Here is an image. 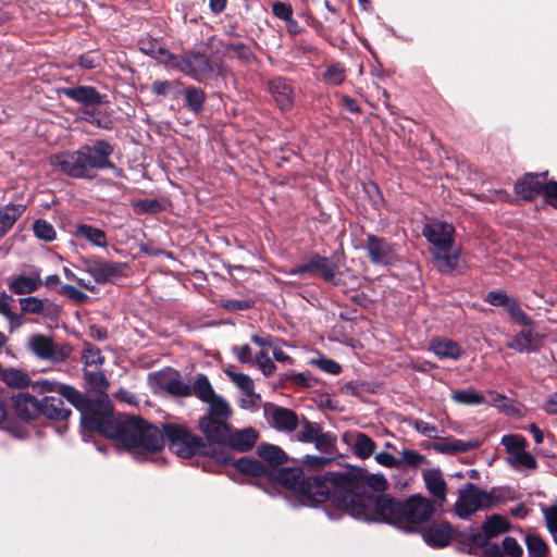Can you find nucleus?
<instances>
[{"label": "nucleus", "mask_w": 557, "mask_h": 557, "mask_svg": "<svg viewBox=\"0 0 557 557\" xmlns=\"http://www.w3.org/2000/svg\"><path fill=\"white\" fill-rule=\"evenodd\" d=\"M253 363L258 364L259 369L265 376H270L276 370V366L263 350L256 355Z\"/></svg>", "instance_id": "obj_63"}, {"label": "nucleus", "mask_w": 557, "mask_h": 557, "mask_svg": "<svg viewBox=\"0 0 557 557\" xmlns=\"http://www.w3.org/2000/svg\"><path fill=\"white\" fill-rule=\"evenodd\" d=\"M135 210L138 213H159L163 206L158 199H139L135 203Z\"/></svg>", "instance_id": "obj_61"}, {"label": "nucleus", "mask_w": 557, "mask_h": 557, "mask_svg": "<svg viewBox=\"0 0 557 557\" xmlns=\"http://www.w3.org/2000/svg\"><path fill=\"white\" fill-rule=\"evenodd\" d=\"M337 270L336 262L327 257L311 253L289 271L293 275H314L322 278H334Z\"/></svg>", "instance_id": "obj_11"}, {"label": "nucleus", "mask_w": 557, "mask_h": 557, "mask_svg": "<svg viewBox=\"0 0 557 557\" xmlns=\"http://www.w3.org/2000/svg\"><path fill=\"white\" fill-rule=\"evenodd\" d=\"M546 527L552 534L554 541L557 543V503L555 505L542 509Z\"/></svg>", "instance_id": "obj_58"}, {"label": "nucleus", "mask_w": 557, "mask_h": 557, "mask_svg": "<svg viewBox=\"0 0 557 557\" xmlns=\"http://www.w3.org/2000/svg\"><path fill=\"white\" fill-rule=\"evenodd\" d=\"M430 350L440 359L457 360L462 354L461 347L450 339H434L430 343Z\"/></svg>", "instance_id": "obj_33"}, {"label": "nucleus", "mask_w": 557, "mask_h": 557, "mask_svg": "<svg viewBox=\"0 0 557 557\" xmlns=\"http://www.w3.org/2000/svg\"><path fill=\"white\" fill-rule=\"evenodd\" d=\"M502 444L510 457H513L525 449L528 442L521 435L507 434L502 437Z\"/></svg>", "instance_id": "obj_46"}, {"label": "nucleus", "mask_w": 557, "mask_h": 557, "mask_svg": "<svg viewBox=\"0 0 557 557\" xmlns=\"http://www.w3.org/2000/svg\"><path fill=\"white\" fill-rule=\"evenodd\" d=\"M304 473L298 468L275 469L273 478H270V480H276L278 483L290 490L299 488L304 483Z\"/></svg>", "instance_id": "obj_34"}, {"label": "nucleus", "mask_w": 557, "mask_h": 557, "mask_svg": "<svg viewBox=\"0 0 557 557\" xmlns=\"http://www.w3.org/2000/svg\"><path fill=\"white\" fill-rule=\"evenodd\" d=\"M268 417L270 425L278 431L292 432L299 424L298 416L292 409L284 407H272Z\"/></svg>", "instance_id": "obj_19"}, {"label": "nucleus", "mask_w": 557, "mask_h": 557, "mask_svg": "<svg viewBox=\"0 0 557 557\" xmlns=\"http://www.w3.org/2000/svg\"><path fill=\"white\" fill-rule=\"evenodd\" d=\"M508 462L513 467H521L525 469L534 470L537 468V461L535 457L529 451H520L513 457L508 458Z\"/></svg>", "instance_id": "obj_52"}, {"label": "nucleus", "mask_w": 557, "mask_h": 557, "mask_svg": "<svg viewBox=\"0 0 557 557\" xmlns=\"http://www.w3.org/2000/svg\"><path fill=\"white\" fill-rule=\"evenodd\" d=\"M84 376L89 388L97 394V398L108 397L107 389L109 387V382L101 371H98L97 369H85Z\"/></svg>", "instance_id": "obj_37"}, {"label": "nucleus", "mask_w": 557, "mask_h": 557, "mask_svg": "<svg viewBox=\"0 0 557 557\" xmlns=\"http://www.w3.org/2000/svg\"><path fill=\"white\" fill-rule=\"evenodd\" d=\"M423 480L429 493L434 497V505L440 507L446 500L447 483L440 469H428L423 471Z\"/></svg>", "instance_id": "obj_21"}, {"label": "nucleus", "mask_w": 557, "mask_h": 557, "mask_svg": "<svg viewBox=\"0 0 557 557\" xmlns=\"http://www.w3.org/2000/svg\"><path fill=\"white\" fill-rule=\"evenodd\" d=\"M13 409L21 419L33 420L40 413V401L28 393H18L13 396Z\"/></svg>", "instance_id": "obj_23"}, {"label": "nucleus", "mask_w": 557, "mask_h": 557, "mask_svg": "<svg viewBox=\"0 0 557 557\" xmlns=\"http://www.w3.org/2000/svg\"><path fill=\"white\" fill-rule=\"evenodd\" d=\"M60 94L84 106L86 109H94L107 102V96L100 94L94 86L78 85L74 87H63L60 89Z\"/></svg>", "instance_id": "obj_14"}, {"label": "nucleus", "mask_w": 557, "mask_h": 557, "mask_svg": "<svg viewBox=\"0 0 557 557\" xmlns=\"http://www.w3.org/2000/svg\"><path fill=\"white\" fill-rule=\"evenodd\" d=\"M504 309L517 323L521 325H531V319L522 311L519 304L513 298L510 297L504 306Z\"/></svg>", "instance_id": "obj_50"}, {"label": "nucleus", "mask_w": 557, "mask_h": 557, "mask_svg": "<svg viewBox=\"0 0 557 557\" xmlns=\"http://www.w3.org/2000/svg\"><path fill=\"white\" fill-rule=\"evenodd\" d=\"M268 91L281 111H289L295 101V86L292 79L274 76L267 82Z\"/></svg>", "instance_id": "obj_13"}, {"label": "nucleus", "mask_w": 557, "mask_h": 557, "mask_svg": "<svg viewBox=\"0 0 557 557\" xmlns=\"http://www.w3.org/2000/svg\"><path fill=\"white\" fill-rule=\"evenodd\" d=\"M451 398L461 405H481L485 401L484 396L473 388L455 391Z\"/></svg>", "instance_id": "obj_43"}, {"label": "nucleus", "mask_w": 557, "mask_h": 557, "mask_svg": "<svg viewBox=\"0 0 557 557\" xmlns=\"http://www.w3.org/2000/svg\"><path fill=\"white\" fill-rule=\"evenodd\" d=\"M502 500V488H492L487 492L480 488L474 483H467L458 492L454 510L459 518L468 519L476 511L492 508Z\"/></svg>", "instance_id": "obj_7"}, {"label": "nucleus", "mask_w": 557, "mask_h": 557, "mask_svg": "<svg viewBox=\"0 0 557 557\" xmlns=\"http://www.w3.org/2000/svg\"><path fill=\"white\" fill-rule=\"evenodd\" d=\"M139 50L153 59L164 63H172L174 54L169 51L162 38H153L150 35L138 40Z\"/></svg>", "instance_id": "obj_22"}, {"label": "nucleus", "mask_w": 557, "mask_h": 557, "mask_svg": "<svg viewBox=\"0 0 557 557\" xmlns=\"http://www.w3.org/2000/svg\"><path fill=\"white\" fill-rule=\"evenodd\" d=\"M435 513L434 503L421 495H412L401 502L399 529L414 531Z\"/></svg>", "instance_id": "obj_9"}, {"label": "nucleus", "mask_w": 557, "mask_h": 557, "mask_svg": "<svg viewBox=\"0 0 557 557\" xmlns=\"http://www.w3.org/2000/svg\"><path fill=\"white\" fill-rule=\"evenodd\" d=\"M25 210L26 206L22 203H8L0 208V238L8 234Z\"/></svg>", "instance_id": "obj_30"}, {"label": "nucleus", "mask_w": 557, "mask_h": 557, "mask_svg": "<svg viewBox=\"0 0 557 557\" xmlns=\"http://www.w3.org/2000/svg\"><path fill=\"white\" fill-rule=\"evenodd\" d=\"M226 375L228 379L243 392H249L250 389L255 388V384L252 379L240 372H235L231 370H225Z\"/></svg>", "instance_id": "obj_53"}, {"label": "nucleus", "mask_w": 557, "mask_h": 557, "mask_svg": "<svg viewBox=\"0 0 557 557\" xmlns=\"http://www.w3.org/2000/svg\"><path fill=\"white\" fill-rule=\"evenodd\" d=\"M227 419L213 418L211 416H203L199 420V430L205 436L212 442L225 445L230 436L231 426L226 422Z\"/></svg>", "instance_id": "obj_17"}, {"label": "nucleus", "mask_w": 557, "mask_h": 557, "mask_svg": "<svg viewBox=\"0 0 557 557\" xmlns=\"http://www.w3.org/2000/svg\"><path fill=\"white\" fill-rule=\"evenodd\" d=\"M85 271L94 278H111L126 276L124 270L126 264L104 260L101 258H89L85 262Z\"/></svg>", "instance_id": "obj_16"}, {"label": "nucleus", "mask_w": 557, "mask_h": 557, "mask_svg": "<svg viewBox=\"0 0 557 557\" xmlns=\"http://www.w3.org/2000/svg\"><path fill=\"white\" fill-rule=\"evenodd\" d=\"M42 281H10L9 289L16 295L30 294L38 289Z\"/></svg>", "instance_id": "obj_55"}, {"label": "nucleus", "mask_w": 557, "mask_h": 557, "mask_svg": "<svg viewBox=\"0 0 557 557\" xmlns=\"http://www.w3.org/2000/svg\"><path fill=\"white\" fill-rule=\"evenodd\" d=\"M28 347L30 350L42 359L62 360L66 357V354L59 350L53 344L52 339L45 335H33L28 339Z\"/></svg>", "instance_id": "obj_20"}, {"label": "nucleus", "mask_w": 557, "mask_h": 557, "mask_svg": "<svg viewBox=\"0 0 557 557\" xmlns=\"http://www.w3.org/2000/svg\"><path fill=\"white\" fill-rule=\"evenodd\" d=\"M34 235L46 243L53 242L57 238V232L53 225L44 219H37L33 224Z\"/></svg>", "instance_id": "obj_44"}, {"label": "nucleus", "mask_w": 557, "mask_h": 557, "mask_svg": "<svg viewBox=\"0 0 557 557\" xmlns=\"http://www.w3.org/2000/svg\"><path fill=\"white\" fill-rule=\"evenodd\" d=\"M40 413L49 419L65 420L71 414V410L64 407V403L61 398L46 396L40 401Z\"/></svg>", "instance_id": "obj_31"}, {"label": "nucleus", "mask_w": 557, "mask_h": 557, "mask_svg": "<svg viewBox=\"0 0 557 557\" xmlns=\"http://www.w3.org/2000/svg\"><path fill=\"white\" fill-rule=\"evenodd\" d=\"M355 499L357 505L344 511L351 517L363 521H385L399 528L401 502L389 496H366Z\"/></svg>", "instance_id": "obj_6"}, {"label": "nucleus", "mask_w": 557, "mask_h": 557, "mask_svg": "<svg viewBox=\"0 0 557 557\" xmlns=\"http://www.w3.org/2000/svg\"><path fill=\"white\" fill-rule=\"evenodd\" d=\"M525 545L531 557H546L549 553L546 542L537 534H527Z\"/></svg>", "instance_id": "obj_42"}, {"label": "nucleus", "mask_w": 557, "mask_h": 557, "mask_svg": "<svg viewBox=\"0 0 557 557\" xmlns=\"http://www.w3.org/2000/svg\"><path fill=\"white\" fill-rule=\"evenodd\" d=\"M369 487L375 492H383L387 487V480L380 473H368L366 470L334 472L330 471L314 479V488L319 496L318 500H329L342 510L357 505L355 499L366 496L364 488Z\"/></svg>", "instance_id": "obj_1"}, {"label": "nucleus", "mask_w": 557, "mask_h": 557, "mask_svg": "<svg viewBox=\"0 0 557 557\" xmlns=\"http://www.w3.org/2000/svg\"><path fill=\"white\" fill-rule=\"evenodd\" d=\"M191 387V395H195L202 403L209 401L215 392L205 374H197L196 380Z\"/></svg>", "instance_id": "obj_41"}, {"label": "nucleus", "mask_w": 557, "mask_h": 557, "mask_svg": "<svg viewBox=\"0 0 557 557\" xmlns=\"http://www.w3.org/2000/svg\"><path fill=\"white\" fill-rule=\"evenodd\" d=\"M320 432L321 428L318 423L305 420L301 429L297 432L296 436L300 442L311 443L317 438Z\"/></svg>", "instance_id": "obj_51"}, {"label": "nucleus", "mask_w": 557, "mask_h": 557, "mask_svg": "<svg viewBox=\"0 0 557 557\" xmlns=\"http://www.w3.org/2000/svg\"><path fill=\"white\" fill-rule=\"evenodd\" d=\"M101 61V54L96 50L87 51L77 59L78 65L84 70H94L100 66Z\"/></svg>", "instance_id": "obj_57"}, {"label": "nucleus", "mask_w": 557, "mask_h": 557, "mask_svg": "<svg viewBox=\"0 0 557 557\" xmlns=\"http://www.w3.org/2000/svg\"><path fill=\"white\" fill-rule=\"evenodd\" d=\"M33 387L39 393L55 392L60 396L67 399L70 403L75 399H81V392L67 384H61L57 381L37 380L33 383Z\"/></svg>", "instance_id": "obj_26"}, {"label": "nucleus", "mask_w": 557, "mask_h": 557, "mask_svg": "<svg viewBox=\"0 0 557 557\" xmlns=\"http://www.w3.org/2000/svg\"><path fill=\"white\" fill-rule=\"evenodd\" d=\"M345 436V441L350 445L352 453L361 460L370 458L376 449V443L366 433L356 432Z\"/></svg>", "instance_id": "obj_25"}, {"label": "nucleus", "mask_w": 557, "mask_h": 557, "mask_svg": "<svg viewBox=\"0 0 557 557\" xmlns=\"http://www.w3.org/2000/svg\"><path fill=\"white\" fill-rule=\"evenodd\" d=\"M114 147L108 140L98 139L92 145H82L77 150H66L51 157L50 164L69 177L95 180L98 171L110 169L117 177L124 172L111 161Z\"/></svg>", "instance_id": "obj_2"}, {"label": "nucleus", "mask_w": 557, "mask_h": 557, "mask_svg": "<svg viewBox=\"0 0 557 557\" xmlns=\"http://www.w3.org/2000/svg\"><path fill=\"white\" fill-rule=\"evenodd\" d=\"M413 429L420 434L429 437V438H440L441 431L434 424H430L421 419H414L410 423Z\"/></svg>", "instance_id": "obj_60"}, {"label": "nucleus", "mask_w": 557, "mask_h": 557, "mask_svg": "<svg viewBox=\"0 0 557 557\" xmlns=\"http://www.w3.org/2000/svg\"><path fill=\"white\" fill-rule=\"evenodd\" d=\"M543 197L547 205L557 210V181L547 180Z\"/></svg>", "instance_id": "obj_64"}, {"label": "nucleus", "mask_w": 557, "mask_h": 557, "mask_svg": "<svg viewBox=\"0 0 557 557\" xmlns=\"http://www.w3.org/2000/svg\"><path fill=\"white\" fill-rule=\"evenodd\" d=\"M163 388L176 397H187L191 395V387L180 379H170L163 383Z\"/></svg>", "instance_id": "obj_48"}, {"label": "nucleus", "mask_w": 557, "mask_h": 557, "mask_svg": "<svg viewBox=\"0 0 557 557\" xmlns=\"http://www.w3.org/2000/svg\"><path fill=\"white\" fill-rule=\"evenodd\" d=\"M171 64L197 81H202L214 74V66L208 55L198 51L174 54Z\"/></svg>", "instance_id": "obj_10"}, {"label": "nucleus", "mask_w": 557, "mask_h": 557, "mask_svg": "<svg viewBox=\"0 0 557 557\" xmlns=\"http://www.w3.org/2000/svg\"><path fill=\"white\" fill-rule=\"evenodd\" d=\"M455 535L451 524L445 521L433 522L423 531V539L426 544L434 547L447 546Z\"/></svg>", "instance_id": "obj_18"}, {"label": "nucleus", "mask_w": 557, "mask_h": 557, "mask_svg": "<svg viewBox=\"0 0 557 557\" xmlns=\"http://www.w3.org/2000/svg\"><path fill=\"white\" fill-rule=\"evenodd\" d=\"M455 227L447 222H436L423 227V236L434 246V264L445 275H461L465 262L454 247Z\"/></svg>", "instance_id": "obj_4"}, {"label": "nucleus", "mask_w": 557, "mask_h": 557, "mask_svg": "<svg viewBox=\"0 0 557 557\" xmlns=\"http://www.w3.org/2000/svg\"><path fill=\"white\" fill-rule=\"evenodd\" d=\"M208 404V412L206 416H211L219 419H230L232 416V408L228 403L220 395L215 394Z\"/></svg>", "instance_id": "obj_40"}, {"label": "nucleus", "mask_w": 557, "mask_h": 557, "mask_svg": "<svg viewBox=\"0 0 557 557\" xmlns=\"http://www.w3.org/2000/svg\"><path fill=\"white\" fill-rule=\"evenodd\" d=\"M537 336L531 330H522L507 343V347L518 352H530L536 349Z\"/></svg>", "instance_id": "obj_36"}, {"label": "nucleus", "mask_w": 557, "mask_h": 557, "mask_svg": "<svg viewBox=\"0 0 557 557\" xmlns=\"http://www.w3.org/2000/svg\"><path fill=\"white\" fill-rule=\"evenodd\" d=\"M257 455L260 457L262 462L271 469H278L280 466L287 462V455L285 451L272 444H261L257 448Z\"/></svg>", "instance_id": "obj_28"}, {"label": "nucleus", "mask_w": 557, "mask_h": 557, "mask_svg": "<svg viewBox=\"0 0 557 557\" xmlns=\"http://www.w3.org/2000/svg\"><path fill=\"white\" fill-rule=\"evenodd\" d=\"M163 436L168 438L170 450L182 458L207 455L208 447L202 438L193 434L186 426L175 423L163 425Z\"/></svg>", "instance_id": "obj_8"}, {"label": "nucleus", "mask_w": 557, "mask_h": 557, "mask_svg": "<svg viewBox=\"0 0 557 557\" xmlns=\"http://www.w3.org/2000/svg\"><path fill=\"white\" fill-rule=\"evenodd\" d=\"M548 175V171L541 173H524L515 183V194L524 201H533L540 195L543 196Z\"/></svg>", "instance_id": "obj_12"}, {"label": "nucleus", "mask_w": 557, "mask_h": 557, "mask_svg": "<svg viewBox=\"0 0 557 557\" xmlns=\"http://www.w3.org/2000/svg\"><path fill=\"white\" fill-rule=\"evenodd\" d=\"M225 48L227 52L245 63H249L255 59L252 50L243 42H230Z\"/></svg>", "instance_id": "obj_49"}, {"label": "nucleus", "mask_w": 557, "mask_h": 557, "mask_svg": "<svg viewBox=\"0 0 557 557\" xmlns=\"http://www.w3.org/2000/svg\"><path fill=\"white\" fill-rule=\"evenodd\" d=\"M482 530L487 534V537L492 539L498 534L507 532L508 523L500 516L494 515L484 522Z\"/></svg>", "instance_id": "obj_45"}, {"label": "nucleus", "mask_w": 557, "mask_h": 557, "mask_svg": "<svg viewBox=\"0 0 557 557\" xmlns=\"http://www.w3.org/2000/svg\"><path fill=\"white\" fill-rule=\"evenodd\" d=\"M346 75V66L341 62H335L326 66L322 74V81L330 86H339L345 82Z\"/></svg>", "instance_id": "obj_39"}, {"label": "nucleus", "mask_w": 557, "mask_h": 557, "mask_svg": "<svg viewBox=\"0 0 557 557\" xmlns=\"http://www.w3.org/2000/svg\"><path fill=\"white\" fill-rule=\"evenodd\" d=\"M364 247L372 263L386 265L392 263L395 258L392 244L383 237L368 234Z\"/></svg>", "instance_id": "obj_15"}, {"label": "nucleus", "mask_w": 557, "mask_h": 557, "mask_svg": "<svg viewBox=\"0 0 557 557\" xmlns=\"http://www.w3.org/2000/svg\"><path fill=\"white\" fill-rule=\"evenodd\" d=\"M476 447V444L472 442H465L461 440H454V441H442V442H434L429 445V448L435 450L440 454L445 455H456L458 453H467Z\"/></svg>", "instance_id": "obj_35"}, {"label": "nucleus", "mask_w": 557, "mask_h": 557, "mask_svg": "<svg viewBox=\"0 0 557 557\" xmlns=\"http://www.w3.org/2000/svg\"><path fill=\"white\" fill-rule=\"evenodd\" d=\"M401 454V465L405 463L409 467H419L424 463H429L428 459L421 455L420 453L412 449H403Z\"/></svg>", "instance_id": "obj_62"}, {"label": "nucleus", "mask_w": 557, "mask_h": 557, "mask_svg": "<svg viewBox=\"0 0 557 557\" xmlns=\"http://www.w3.org/2000/svg\"><path fill=\"white\" fill-rule=\"evenodd\" d=\"M236 469L240 471L242 473L252 475V476H260L269 479L273 478V474L275 473V469H271V467H267L262 460H257L248 457H243L238 459L235 463Z\"/></svg>", "instance_id": "obj_29"}, {"label": "nucleus", "mask_w": 557, "mask_h": 557, "mask_svg": "<svg viewBox=\"0 0 557 557\" xmlns=\"http://www.w3.org/2000/svg\"><path fill=\"white\" fill-rule=\"evenodd\" d=\"M113 440L136 458L157 453L164 446L162 431L136 416L121 419Z\"/></svg>", "instance_id": "obj_3"}, {"label": "nucleus", "mask_w": 557, "mask_h": 557, "mask_svg": "<svg viewBox=\"0 0 557 557\" xmlns=\"http://www.w3.org/2000/svg\"><path fill=\"white\" fill-rule=\"evenodd\" d=\"M71 404L81 411V422L85 430L114 437L121 419L114 418L108 397L90 399L81 393V399L72 400Z\"/></svg>", "instance_id": "obj_5"}, {"label": "nucleus", "mask_w": 557, "mask_h": 557, "mask_svg": "<svg viewBox=\"0 0 557 557\" xmlns=\"http://www.w3.org/2000/svg\"><path fill=\"white\" fill-rule=\"evenodd\" d=\"M58 292L77 304H83L88 299L82 290V284L78 287L70 284L61 285Z\"/></svg>", "instance_id": "obj_59"}, {"label": "nucleus", "mask_w": 557, "mask_h": 557, "mask_svg": "<svg viewBox=\"0 0 557 557\" xmlns=\"http://www.w3.org/2000/svg\"><path fill=\"white\" fill-rule=\"evenodd\" d=\"M74 236L77 239H85L97 247L106 248L108 246L106 232L90 224H77Z\"/></svg>", "instance_id": "obj_32"}, {"label": "nucleus", "mask_w": 557, "mask_h": 557, "mask_svg": "<svg viewBox=\"0 0 557 557\" xmlns=\"http://www.w3.org/2000/svg\"><path fill=\"white\" fill-rule=\"evenodd\" d=\"M180 96L184 98V108L193 114L199 115L205 110L207 95L202 88L195 85H183Z\"/></svg>", "instance_id": "obj_24"}, {"label": "nucleus", "mask_w": 557, "mask_h": 557, "mask_svg": "<svg viewBox=\"0 0 557 557\" xmlns=\"http://www.w3.org/2000/svg\"><path fill=\"white\" fill-rule=\"evenodd\" d=\"M182 87L183 83L180 79H156L150 86V91L159 97L172 96L173 98H177L180 97Z\"/></svg>", "instance_id": "obj_38"}, {"label": "nucleus", "mask_w": 557, "mask_h": 557, "mask_svg": "<svg viewBox=\"0 0 557 557\" xmlns=\"http://www.w3.org/2000/svg\"><path fill=\"white\" fill-rule=\"evenodd\" d=\"M220 307L227 311H242L250 309L255 305V300L251 298L246 299H224L221 298L219 301Z\"/></svg>", "instance_id": "obj_56"}, {"label": "nucleus", "mask_w": 557, "mask_h": 557, "mask_svg": "<svg viewBox=\"0 0 557 557\" xmlns=\"http://www.w3.org/2000/svg\"><path fill=\"white\" fill-rule=\"evenodd\" d=\"M257 437V432L251 428L237 431L231 430L225 446L238 451H247L255 445Z\"/></svg>", "instance_id": "obj_27"}, {"label": "nucleus", "mask_w": 557, "mask_h": 557, "mask_svg": "<svg viewBox=\"0 0 557 557\" xmlns=\"http://www.w3.org/2000/svg\"><path fill=\"white\" fill-rule=\"evenodd\" d=\"M84 120L88 123H90L94 126H97L99 128L103 129H112L113 128V122L108 116H99L95 109H85L84 110Z\"/></svg>", "instance_id": "obj_54"}, {"label": "nucleus", "mask_w": 557, "mask_h": 557, "mask_svg": "<svg viewBox=\"0 0 557 557\" xmlns=\"http://www.w3.org/2000/svg\"><path fill=\"white\" fill-rule=\"evenodd\" d=\"M82 359L84 360L86 369L94 367L98 369L104 362V357L101 354V350L95 346L87 345L83 352Z\"/></svg>", "instance_id": "obj_47"}]
</instances>
